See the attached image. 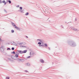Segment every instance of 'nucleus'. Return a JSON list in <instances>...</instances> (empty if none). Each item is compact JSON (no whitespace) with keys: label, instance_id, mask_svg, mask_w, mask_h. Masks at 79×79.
I'll return each instance as SVG.
<instances>
[{"label":"nucleus","instance_id":"obj_1","mask_svg":"<svg viewBox=\"0 0 79 79\" xmlns=\"http://www.w3.org/2000/svg\"><path fill=\"white\" fill-rule=\"evenodd\" d=\"M68 43L69 45H70V46H71V47H75L76 46V43H75L73 40H71L69 41H68Z\"/></svg>","mask_w":79,"mask_h":79},{"label":"nucleus","instance_id":"obj_2","mask_svg":"<svg viewBox=\"0 0 79 79\" xmlns=\"http://www.w3.org/2000/svg\"><path fill=\"white\" fill-rule=\"evenodd\" d=\"M11 23L12 24V25L15 28V29H16L17 30H18V31H20V28H19L18 27H17L16 26V25L14 23H13V22H11Z\"/></svg>","mask_w":79,"mask_h":79},{"label":"nucleus","instance_id":"obj_3","mask_svg":"<svg viewBox=\"0 0 79 79\" xmlns=\"http://www.w3.org/2000/svg\"><path fill=\"white\" fill-rule=\"evenodd\" d=\"M5 49V47L4 46H1V47L0 50L1 52H3Z\"/></svg>","mask_w":79,"mask_h":79},{"label":"nucleus","instance_id":"obj_4","mask_svg":"<svg viewBox=\"0 0 79 79\" xmlns=\"http://www.w3.org/2000/svg\"><path fill=\"white\" fill-rule=\"evenodd\" d=\"M4 3V5H5L6 4V2H5V0H4L2 1V0H0V4H1V3Z\"/></svg>","mask_w":79,"mask_h":79},{"label":"nucleus","instance_id":"obj_5","mask_svg":"<svg viewBox=\"0 0 79 79\" xmlns=\"http://www.w3.org/2000/svg\"><path fill=\"white\" fill-rule=\"evenodd\" d=\"M17 52H18L19 53H20V54H23V51H21V50H18L17 51Z\"/></svg>","mask_w":79,"mask_h":79},{"label":"nucleus","instance_id":"obj_6","mask_svg":"<svg viewBox=\"0 0 79 79\" xmlns=\"http://www.w3.org/2000/svg\"><path fill=\"white\" fill-rule=\"evenodd\" d=\"M27 52V50H25L22 51L23 53H26Z\"/></svg>","mask_w":79,"mask_h":79},{"label":"nucleus","instance_id":"obj_7","mask_svg":"<svg viewBox=\"0 0 79 79\" xmlns=\"http://www.w3.org/2000/svg\"><path fill=\"white\" fill-rule=\"evenodd\" d=\"M40 61L42 63H44V60L43 59H40Z\"/></svg>","mask_w":79,"mask_h":79},{"label":"nucleus","instance_id":"obj_8","mask_svg":"<svg viewBox=\"0 0 79 79\" xmlns=\"http://www.w3.org/2000/svg\"><path fill=\"white\" fill-rule=\"evenodd\" d=\"M14 57H15V56L12 55L11 56V57L13 60H16V59L14 58Z\"/></svg>","mask_w":79,"mask_h":79},{"label":"nucleus","instance_id":"obj_9","mask_svg":"<svg viewBox=\"0 0 79 79\" xmlns=\"http://www.w3.org/2000/svg\"><path fill=\"white\" fill-rule=\"evenodd\" d=\"M13 43H14V45H15V46H17L18 44L16 43V42L13 41Z\"/></svg>","mask_w":79,"mask_h":79},{"label":"nucleus","instance_id":"obj_10","mask_svg":"<svg viewBox=\"0 0 79 79\" xmlns=\"http://www.w3.org/2000/svg\"><path fill=\"white\" fill-rule=\"evenodd\" d=\"M20 61H21L22 62H24V60L23 59H20Z\"/></svg>","mask_w":79,"mask_h":79},{"label":"nucleus","instance_id":"obj_11","mask_svg":"<svg viewBox=\"0 0 79 79\" xmlns=\"http://www.w3.org/2000/svg\"><path fill=\"white\" fill-rule=\"evenodd\" d=\"M44 47H45V48H47V47H48V45H47V44L45 43L44 44Z\"/></svg>","mask_w":79,"mask_h":79},{"label":"nucleus","instance_id":"obj_12","mask_svg":"<svg viewBox=\"0 0 79 79\" xmlns=\"http://www.w3.org/2000/svg\"><path fill=\"white\" fill-rule=\"evenodd\" d=\"M8 2L10 4V3H11V1L10 0H8V1H7V2Z\"/></svg>","mask_w":79,"mask_h":79},{"label":"nucleus","instance_id":"obj_13","mask_svg":"<svg viewBox=\"0 0 79 79\" xmlns=\"http://www.w3.org/2000/svg\"><path fill=\"white\" fill-rule=\"evenodd\" d=\"M19 56H18V54H15V57H16V58H18L19 57Z\"/></svg>","mask_w":79,"mask_h":79},{"label":"nucleus","instance_id":"obj_14","mask_svg":"<svg viewBox=\"0 0 79 79\" xmlns=\"http://www.w3.org/2000/svg\"><path fill=\"white\" fill-rule=\"evenodd\" d=\"M29 15V12H27L25 14V15L26 16H27Z\"/></svg>","mask_w":79,"mask_h":79},{"label":"nucleus","instance_id":"obj_15","mask_svg":"<svg viewBox=\"0 0 79 79\" xmlns=\"http://www.w3.org/2000/svg\"><path fill=\"white\" fill-rule=\"evenodd\" d=\"M8 60H10V61H13V60H11V58H8Z\"/></svg>","mask_w":79,"mask_h":79},{"label":"nucleus","instance_id":"obj_16","mask_svg":"<svg viewBox=\"0 0 79 79\" xmlns=\"http://www.w3.org/2000/svg\"><path fill=\"white\" fill-rule=\"evenodd\" d=\"M39 47H44V45L43 44H41V45H39Z\"/></svg>","mask_w":79,"mask_h":79},{"label":"nucleus","instance_id":"obj_17","mask_svg":"<svg viewBox=\"0 0 79 79\" xmlns=\"http://www.w3.org/2000/svg\"><path fill=\"white\" fill-rule=\"evenodd\" d=\"M38 44H39V45H41V44H42V43H41L40 42H39L38 43Z\"/></svg>","mask_w":79,"mask_h":79},{"label":"nucleus","instance_id":"obj_18","mask_svg":"<svg viewBox=\"0 0 79 79\" xmlns=\"http://www.w3.org/2000/svg\"><path fill=\"white\" fill-rule=\"evenodd\" d=\"M3 55H6V52H4L3 53Z\"/></svg>","mask_w":79,"mask_h":79},{"label":"nucleus","instance_id":"obj_19","mask_svg":"<svg viewBox=\"0 0 79 79\" xmlns=\"http://www.w3.org/2000/svg\"><path fill=\"white\" fill-rule=\"evenodd\" d=\"M73 30V31H77V29H75V28H74Z\"/></svg>","mask_w":79,"mask_h":79},{"label":"nucleus","instance_id":"obj_20","mask_svg":"<svg viewBox=\"0 0 79 79\" xmlns=\"http://www.w3.org/2000/svg\"><path fill=\"white\" fill-rule=\"evenodd\" d=\"M11 32L12 33H14V32H15V31L13 30H11Z\"/></svg>","mask_w":79,"mask_h":79},{"label":"nucleus","instance_id":"obj_21","mask_svg":"<svg viewBox=\"0 0 79 79\" xmlns=\"http://www.w3.org/2000/svg\"><path fill=\"white\" fill-rule=\"evenodd\" d=\"M43 41H44V40H42L41 39L40 40V42L41 43L42 42H43Z\"/></svg>","mask_w":79,"mask_h":79},{"label":"nucleus","instance_id":"obj_22","mask_svg":"<svg viewBox=\"0 0 79 79\" xmlns=\"http://www.w3.org/2000/svg\"><path fill=\"white\" fill-rule=\"evenodd\" d=\"M30 54L31 56H34V55H33V54H32V53H31V52H30Z\"/></svg>","mask_w":79,"mask_h":79},{"label":"nucleus","instance_id":"obj_23","mask_svg":"<svg viewBox=\"0 0 79 79\" xmlns=\"http://www.w3.org/2000/svg\"><path fill=\"white\" fill-rule=\"evenodd\" d=\"M20 47H25V48H26V46H24V45H21Z\"/></svg>","mask_w":79,"mask_h":79},{"label":"nucleus","instance_id":"obj_24","mask_svg":"<svg viewBox=\"0 0 79 79\" xmlns=\"http://www.w3.org/2000/svg\"><path fill=\"white\" fill-rule=\"evenodd\" d=\"M27 66H30V63H27Z\"/></svg>","mask_w":79,"mask_h":79},{"label":"nucleus","instance_id":"obj_25","mask_svg":"<svg viewBox=\"0 0 79 79\" xmlns=\"http://www.w3.org/2000/svg\"><path fill=\"white\" fill-rule=\"evenodd\" d=\"M6 79H10V77H6Z\"/></svg>","mask_w":79,"mask_h":79},{"label":"nucleus","instance_id":"obj_26","mask_svg":"<svg viewBox=\"0 0 79 79\" xmlns=\"http://www.w3.org/2000/svg\"><path fill=\"white\" fill-rule=\"evenodd\" d=\"M70 28L72 29H73H73H74V27H70Z\"/></svg>","mask_w":79,"mask_h":79},{"label":"nucleus","instance_id":"obj_27","mask_svg":"<svg viewBox=\"0 0 79 79\" xmlns=\"http://www.w3.org/2000/svg\"><path fill=\"white\" fill-rule=\"evenodd\" d=\"M23 42L22 43H20L19 44V45H23Z\"/></svg>","mask_w":79,"mask_h":79},{"label":"nucleus","instance_id":"obj_28","mask_svg":"<svg viewBox=\"0 0 79 79\" xmlns=\"http://www.w3.org/2000/svg\"><path fill=\"white\" fill-rule=\"evenodd\" d=\"M11 53H13V54H15V52L13 51V52H11Z\"/></svg>","mask_w":79,"mask_h":79},{"label":"nucleus","instance_id":"obj_29","mask_svg":"<svg viewBox=\"0 0 79 79\" xmlns=\"http://www.w3.org/2000/svg\"><path fill=\"white\" fill-rule=\"evenodd\" d=\"M19 9H20V10H23V7H19Z\"/></svg>","mask_w":79,"mask_h":79},{"label":"nucleus","instance_id":"obj_30","mask_svg":"<svg viewBox=\"0 0 79 79\" xmlns=\"http://www.w3.org/2000/svg\"><path fill=\"white\" fill-rule=\"evenodd\" d=\"M23 11H24V10H21V11L20 12L22 13H24V12H23Z\"/></svg>","mask_w":79,"mask_h":79},{"label":"nucleus","instance_id":"obj_31","mask_svg":"<svg viewBox=\"0 0 79 79\" xmlns=\"http://www.w3.org/2000/svg\"><path fill=\"white\" fill-rule=\"evenodd\" d=\"M11 50V49H10V48H7V50Z\"/></svg>","mask_w":79,"mask_h":79},{"label":"nucleus","instance_id":"obj_32","mask_svg":"<svg viewBox=\"0 0 79 79\" xmlns=\"http://www.w3.org/2000/svg\"><path fill=\"white\" fill-rule=\"evenodd\" d=\"M15 50V48L14 47H12L11 48V50Z\"/></svg>","mask_w":79,"mask_h":79},{"label":"nucleus","instance_id":"obj_33","mask_svg":"<svg viewBox=\"0 0 79 79\" xmlns=\"http://www.w3.org/2000/svg\"><path fill=\"white\" fill-rule=\"evenodd\" d=\"M23 45H26V44L25 42H22Z\"/></svg>","mask_w":79,"mask_h":79},{"label":"nucleus","instance_id":"obj_34","mask_svg":"<svg viewBox=\"0 0 79 79\" xmlns=\"http://www.w3.org/2000/svg\"><path fill=\"white\" fill-rule=\"evenodd\" d=\"M16 60H17L18 61H20V59H16Z\"/></svg>","mask_w":79,"mask_h":79},{"label":"nucleus","instance_id":"obj_35","mask_svg":"<svg viewBox=\"0 0 79 79\" xmlns=\"http://www.w3.org/2000/svg\"><path fill=\"white\" fill-rule=\"evenodd\" d=\"M31 58V56H29L27 57V58Z\"/></svg>","mask_w":79,"mask_h":79},{"label":"nucleus","instance_id":"obj_36","mask_svg":"<svg viewBox=\"0 0 79 79\" xmlns=\"http://www.w3.org/2000/svg\"><path fill=\"white\" fill-rule=\"evenodd\" d=\"M24 71L25 72V73H28V71H27V70H25Z\"/></svg>","mask_w":79,"mask_h":79},{"label":"nucleus","instance_id":"obj_37","mask_svg":"<svg viewBox=\"0 0 79 79\" xmlns=\"http://www.w3.org/2000/svg\"><path fill=\"white\" fill-rule=\"evenodd\" d=\"M13 42H12L11 43V44L13 45H14V44H13Z\"/></svg>","mask_w":79,"mask_h":79},{"label":"nucleus","instance_id":"obj_38","mask_svg":"<svg viewBox=\"0 0 79 79\" xmlns=\"http://www.w3.org/2000/svg\"><path fill=\"white\" fill-rule=\"evenodd\" d=\"M21 10L20 9V10H18V11H19V12H21Z\"/></svg>","mask_w":79,"mask_h":79},{"label":"nucleus","instance_id":"obj_39","mask_svg":"<svg viewBox=\"0 0 79 79\" xmlns=\"http://www.w3.org/2000/svg\"><path fill=\"white\" fill-rule=\"evenodd\" d=\"M4 11L5 12H6V13H7V11H6V10L5 9H4Z\"/></svg>","mask_w":79,"mask_h":79},{"label":"nucleus","instance_id":"obj_40","mask_svg":"<svg viewBox=\"0 0 79 79\" xmlns=\"http://www.w3.org/2000/svg\"><path fill=\"white\" fill-rule=\"evenodd\" d=\"M16 7H17V8H19V5H18L17 6H16Z\"/></svg>","mask_w":79,"mask_h":79},{"label":"nucleus","instance_id":"obj_41","mask_svg":"<svg viewBox=\"0 0 79 79\" xmlns=\"http://www.w3.org/2000/svg\"><path fill=\"white\" fill-rule=\"evenodd\" d=\"M41 39H38L37 40H39V41L40 42V40Z\"/></svg>","mask_w":79,"mask_h":79},{"label":"nucleus","instance_id":"obj_42","mask_svg":"<svg viewBox=\"0 0 79 79\" xmlns=\"http://www.w3.org/2000/svg\"><path fill=\"white\" fill-rule=\"evenodd\" d=\"M2 38H1V37L0 38V41L1 42L2 41Z\"/></svg>","mask_w":79,"mask_h":79},{"label":"nucleus","instance_id":"obj_43","mask_svg":"<svg viewBox=\"0 0 79 79\" xmlns=\"http://www.w3.org/2000/svg\"><path fill=\"white\" fill-rule=\"evenodd\" d=\"M26 37V38H27V39L28 38V36H25Z\"/></svg>","mask_w":79,"mask_h":79},{"label":"nucleus","instance_id":"obj_44","mask_svg":"<svg viewBox=\"0 0 79 79\" xmlns=\"http://www.w3.org/2000/svg\"><path fill=\"white\" fill-rule=\"evenodd\" d=\"M48 48L49 50H50V47H48Z\"/></svg>","mask_w":79,"mask_h":79},{"label":"nucleus","instance_id":"obj_45","mask_svg":"<svg viewBox=\"0 0 79 79\" xmlns=\"http://www.w3.org/2000/svg\"><path fill=\"white\" fill-rule=\"evenodd\" d=\"M31 54H32V55H34V54H35V53H31Z\"/></svg>","mask_w":79,"mask_h":79},{"label":"nucleus","instance_id":"obj_46","mask_svg":"<svg viewBox=\"0 0 79 79\" xmlns=\"http://www.w3.org/2000/svg\"><path fill=\"white\" fill-rule=\"evenodd\" d=\"M17 55H18H18H19V53H17V54H16Z\"/></svg>","mask_w":79,"mask_h":79},{"label":"nucleus","instance_id":"obj_47","mask_svg":"<svg viewBox=\"0 0 79 79\" xmlns=\"http://www.w3.org/2000/svg\"><path fill=\"white\" fill-rule=\"evenodd\" d=\"M41 44H44V41L41 42Z\"/></svg>","mask_w":79,"mask_h":79},{"label":"nucleus","instance_id":"obj_48","mask_svg":"<svg viewBox=\"0 0 79 79\" xmlns=\"http://www.w3.org/2000/svg\"><path fill=\"white\" fill-rule=\"evenodd\" d=\"M16 54H18V52H16L15 53Z\"/></svg>","mask_w":79,"mask_h":79},{"label":"nucleus","instance_id":"obj_49","mask_svg":"<svg viewBox=\"0 0 79 79\" xmlns=\"http://www.w3.org/2000/svg\"><path fill=\"white\" fill-rule=\"evenodd\" d=\"M30 53H33V52H31Z\"/></svg>","mask_w":79,"mask_h":79},{"label":"nucleus","instance_id":"obj_50","mask_svg":"<svg viewBox=\"0 0 79 79\" xmlns=\"http://www.w3.org/2000/svg\"><path fill=\"white\" fill-rule=\"evenodd\" d=\"M17 44H18V45H19V43H17Z\"/></svg>","mask_w":79,"mask_h":79},{"label":"nucleus","instance_id":"obj_51","mask_svg":"<svg viewBox=\"0 0 79 79\" xmlns=\"http://www.w3.org/2000/svg\"><path fill=\"white\" fill-rule=\"evenodd\" d=\"M75 21H77V20H76V18L75 19Z\"/></svg>","mask_w":79,"mask_h":79},{"label":"nucleus","instance_id":"obj_52","mask_svg":"<svg viewBox=\"0 0 79 79\" xmlns=\"http://www.w3.org/2000/svg\"><path fill=\"white\" fill-rule=\"evenodd\" d=\"M62 28H64V27H62Z\"/></svg>","mask_w":79,"mask_h":79},{"label":"nucleus","instance_id":"obj_53","mask_svg":"<svg viewBox=\"0 0 79 79\" xmlns=\"http://www.w3.org/2000/svg\"><path fill=\"white\" fill-rule=\"evenodd\" d=\"M9 0H6L7 1H8Z\"/></svg>","mask_w":79,"mask_h":79},{"label":"nucleus","instance_id":"obj_54","mask_svg":"<svg viewBox=\"0 0 79 79\" xmlns=\"http://www.w3.org/2000/svg\"><path fill=\"white\" fill-rule=\"evenodd\" d=\"M52 64H53V63L52 62Z\"/></svg>","mask_w":79,"mask_h":79},{"label":"nucleus","instance_id":"obj_55","mask_svg":"<svg viewBox=\"0 0 79 79\" xmlns=\"http://www.w3.org/2000/svg\"><path fill=\"white\" fill-rule=\"evenodd\" d=\"M61 26H63V25H61Z\"/></svg>","mask_w":79,"mask_h":79},{"label":"nucleus","instance_id":"obj_56","mask_svg":"<svg viewBox=\"0 0 79 79\" xmlns=\"http://www.w3.org/2000/svg\"><path fill=\"white\" fill-rule=\"evenodd\" d=\"M65 23H66V22H65Z\"/></svg>","mask_w":79,"mask_h":79},{"label":"nucleus","instance_id":"obj_57","mask_svg":"<svg viewBox=\"0 0 79 79\" xmlns=\"http://www.w3.org/2000/svg\"><path fill=\"white\" fill-rule=\"evenodd\" d=\"M68 23H69L68 22Z\"/></svg>","mask_w":79,"mask_h":79},{"label":"nucleus","instance_id":"obj_58","mask_svg":"<svg viewBox=\"0 0 79 79\" xmlns=\"http://www.w3.org/2000/svg\"><path fill=\"white\" fill-rule=\"evenodd\" d=\"M48 19H49V18H48Z\"/></svg>","mask_w":79,"mask_h":79}]
</instances>
